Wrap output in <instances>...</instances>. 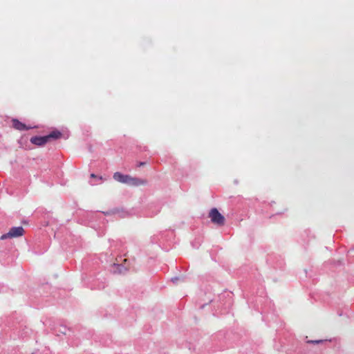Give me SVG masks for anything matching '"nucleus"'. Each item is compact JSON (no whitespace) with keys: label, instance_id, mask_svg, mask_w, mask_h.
I'll list each match as a JSON object with an SVG mask.
<instances>
[{"label":"nucleus","instance_id":"f257e3e1","mask_svg":"<svg viewBox=\"0 0 354 354\" xmlns=\"http://www.w3.org/2000/svg\"><path fill=\"white\" fill-rule=\"evenodd\" d=\"M113 177V179L118 182L131 186H140L147 183V180L145 179L132 177L129 175H124L120 172L114 173Z\"/></svg>","mask_w":354,"mask_h":354},{"label":"nucleus","instance_id":"f03ea898","mask_svg":"<svg viewBox=\"0 0 354 354\" xmlns=\"http://www.w3.org/2000/svg\"><path fill=\"white\" fill-rule=\"evenodd\" d=\"M61 132L59 131H54L45 136L32 137L30 141L32 144L41 147L45 145L48 142L50 141V139H58L61 138Z\"/></svg>","mask_w":354,"mask_h":354},{"label":"nucleus","instance_id":"7ed1b4c3","mask_svg":"<svg viewBox=\"0 0 354 354\" xmlns=\"http://www.w3.org/2000/svg\"><path fill=\"white\" fill-rule=\"evenodd\" d=\"M209 218L213 223L218 226H222L225 224V217L218 212L216 208H212L209 211Z\"/></svg>","mask_w":354,"mask_h":354},{"label":"nucleus","instance_id":"20e7f679","mask_svg":"<svg viewBox=\"0 0 354 354\" xmlns=\"http://www.w3.org/2000/svg\"><path fill=\"white\" fill-rule=\"evenodd\" d=\"M24 230L21 226L13 227L10 229L9 232L1 236V240L6 239L17 238L23 236Z\"/></svg>","mask_w":354,"mask_h":354},{"label":"nucleus","instance_id":"39448f33","mask_svg":"<svg viewBox=\"0 0 354 354\" xmlns=\"http://www.w3.org/2000/svg\"><path fill=\"white\" fill-rule=\"evenodd\" d=\"M12 127L15 129L19 130V131H26V130H29V129H32L31 127H28V126L26 125L25 124L22 123L17 119H12Z\"/></svg>","mask_w":354,"mask_h":354},{"label":"nucleus","instance_id":"423d86ee","mask_svg":"<svg viewBox=\"0 0 354 354\" xmlns=\"http://www.w3.org/2000/svg\"><path fill=\"white\" fill-rule=\"evenodd\" d=\"M322 342V340H311V341H308V343H312V344H318L319 342Z\"/></svg>","mask_w":354,"mask_h":354},{"label":"nucleus","instance_id":"0eeeda50","mask_svg":"<svg viewBox=\"0 0 354 354\" xmlns=\"http://www.w3.org/2000/svg\"><path fill=\"white\" fill-rule=\"evenodd\" d=\"M145 165V162H139L138 166H139V167H140V166H143V165Z\"/></svg>","mask_w":354,"mask_h":354},{"label":"nucleus","instance_id":"6e6552de","mask_svg":"<svg viewBox=\"0 0 354 354\" xmlns=\"http://www.w3.org/2000/svg\"><path fill=\"white\" fill-rule=\"evenodd\" d=\"M91 178H97V176L95 174H91Z\"/></svg>","mask_w":354,"mask_h":354}]
</instances>
